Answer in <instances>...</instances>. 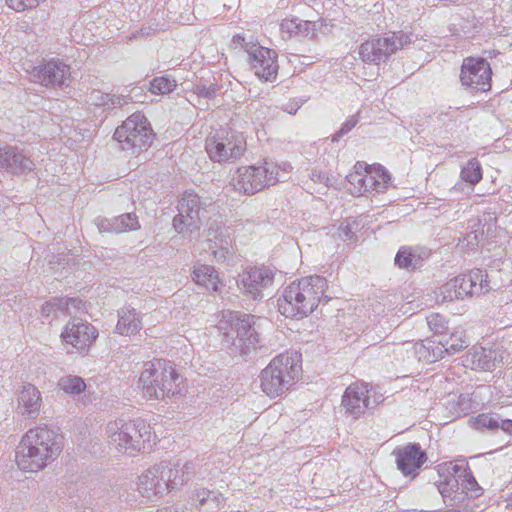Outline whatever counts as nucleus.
Masks as SVG:
<instances>
[{
	"label": "nucleus",
	"mask_w": 512,
	"mask_h": 512,
	"mask_svg": "<svg viewBox=\"0 0 512 512\" xmlns=\"http://www.w3.org/2000/svg\"><path fill=\"white\" fill-rule=\"evenodd\" d=\"M64 448L61 434L47 426L29 429L15 450V463L24 472L38 473L51 465Z\"/></svg>",
	"instance_id": "1"
},
{
	"label": "nucleus",
	"mask_w": 512,
	"mask_h": 512,
	"mask_svg": "<svg viewBox=\"0 0 512 512\" xmlns=\"http://www.w3.org/2000/svg\"><path fill=\"white\" fill-rule=\"evenodd\" d=\"M326 289L327 280L321 276H308L294 281L283 289L278 299L279 311L289 318L308 316L321 301H328Z\"/></svg>",
	"instance_id": "2"
},
{
	"label": "nucleus",
	"mask_w": 512,
	"mask_h": 512,
	"mask_svg": "<svg viewBox=\"0 0 512 512\" xmlns=\"http://www.w3.org/2000/svg\"><path fill=\"white\" fill-rule=\"evenodd\" d=\"M105 436L111 448L129 456L150 451L156 443L152 427L140 418L109 421L105 426Z\"/></svg>",
	"instance_id": "3"
},
{
	"label": "nucleus",
	"mask_w": 512,
	"mask_h": 512,
	"mask_svg": "<svg viewBox=\"0 0 512 512\" xmlns=\"http://www.w3.org/2000/svg\"><path fill=\"white\" fill-rule=\"evenodd\" d=\"M183 378L173 365L162 359L144 363L139 387L147 399L164 400L181 392Z\"/></svg>",
	"instance_id": "4"
},
{
	"label": "nucleus",
	"mask_w": 512,
	"mask_h": 512,
	"mask_svg": "<svg viewBox=\"0 0 512 512\" xmlns=\"http://www.w3.org/2000/svg\"><path fill=\"white\" fill-rule=\"evenodd\" d=\"M301 373L300 356L280 354L260 374L261 389L270 398L281 396L295 383Z\"/></svg>",
	"instance_id": "5"
},
{
	"label": "nucleus",
	"mask_w": 512,
	"mask_h": 512,
	"mask_svg": "<svg viewBox=\"0 0 512 512\" xmlns=\"http://www.w3.org/2000/svg\"><path fill=\"white\" fill-rule=\"evenodd\" d=\"M254 316L237 311H224L218 323L225 341L241 354L255 350L259 343L258 333L254 328Z\"/></svg>",
	"instance_id": "6"
},
{
	"label": "nucleus",
	"mask_w": 512,
	"mask_h": 512,
	"mask_svg": "<svg viewBox=\"0 0 512 512\" xmlns=\"http://www.w3.org/2000/svg\"><path fill=\"white\" fill-rule=\"evenodd\" d=\"M155 137L148 119L142 113H133L114 133V139L122 150L138 154L148 149Z\"/></svg>",
	"instance_id": "7"
},
{
	"label": "nucleus",
	"mask_w": 512,
	"mask_h": 512,
	"mask_svg": "<svg viewBox=\"0 0 512 512\" xmlns=\"http://www.w3.org/2000/svg\"><path fill=\"white\" fill-rule=\"evenodd\" d=\"M210 202H205L193 191H186L178 202V214L173 219V227L185 237L199 231L203 219L213 210Z\"/></svg>",
	"instance_id": "8"
},
{
	"label": "nucleus",
	"mask_w": 512,
	"mask_h": 512,
	"mask_svg": "<svg viewBox=\"0 0 512 512\" xmlns=\"http://www.w3.org/2000/svg\"><path fill=\"white\" fill-rule=\"evenodd\" d=\"M209 158L218 163L239 158L246 150L243 133L232 129H218L209 133L205 140Z\"/></svg>",
	"instance_id": "9"
},
{
	"label": "nucleus",
	"mask_w": 512,
	"mask_h": 512,
	"mask_svg": "<svg viewBox=\"0 0 512 512\" xmlns=\"http://www.w3.org/2000/svg\"><path fill=\"white\" fill-rule=\"evenodd\" d=\"M280 179L275 163L264 161L259 165L238 168L233 178V186L240 193L253 195L275 185Z\"/></svg>",
	"instance_id": "10"
},
{
	"label": "nucleus",
	"mask_w": 512,
	"mask_h": 512,
	"mask_svg": "<svg viewBox=\"0 0 512 512\" xmlns=\"http://www.w3.org/2000/svg\"><path fill=\"white\" fill-rule=\"evenodd\" d=\"M487 278L488 275L480 269L459 275L439 288L437 299L441 302H452L486 293L490 289Z\"/></svg>",
	"instance_id": "11"
},
{
	"label": "nucleus",
	"mask_w": 512,
	"mask_h": 512,
	"mask_svg": "<svg viewBox=\"0 0 512 512\" xmlns=\"http://www.w3.org/2000/svg\"><path fill=\"white\" fill-rule=\"evenodd\" d=\"M410 37L403 32L391 33L383 38L372 39L360 46L359 54L364 62L379 64L398 49L410 43Z\"/></svg>",
	"instance_id": "12"
},
{
	"label": "nucleus",
	"mask_w": 512,
	"mask_h": 512,
	"mask_svg": "<svg viewBox=\"0 0 512 512\" xmlns=\"http://www.w3.org/2000/svg\"><path fill=\"white\" fill-rule=\"evenodd\" d=\"M378 403L376 393L368 389V385L364 383L349 385L342 396L345 413L354 419L362 417L367 410L374 408Z\"/></svg>",
	"instance_id": "13"
},
{
	"label": "nucleus",
	"mask_w": 512,
	"mask_h": 512,
	"mask_svg": "<svg viewBox=\"0 0 512 512\" xmlns=\"http://www.w3.org/2000/svg\"><path fill=\"white\" fill-rule=\"evenodd\" d=\"M60 337L65 344L71 345L79 353H84L98 338V330L87 321L73 318L63 327Z\"/></svg>",
	"instance_id": "14"
},
{
	"label": "nucleus",
	"mask_w": 512,
	"mask_h": 512,
	"mask_svg": "<svg viewBox=\"0 0 512 512\" xmlns=\"http://www.w3.org/2000/svg\"><path fill=\"white\" fill-rule=\"evenodd\" d=\"M491 67L483 58L468 57L461 66L460 80L472 90L488 91L491 88Z\"/></svg>",
	"instance_id": "15"
},
{
	"label": "nucleus",
	"mask_w": 512,
	"mask_h": 512,
	"mask_svg": "<svg viewBox=\"0 0 512 512\" xmlns=\"http://www.w3.org/2000/svg\"><path fill=\"white\" fill-rule=\"evenodd\" d=\"M156 467L161 480L160 486L164 488L165 495L187 484L194 468L192 463L180 461H161L156 463Z\"/></svg>",
	"instance_id": "16"
},
{
	"label": "nucleus",
	"mask_w": 512,
	"mask_h": 512,
	"mask_svg": "<svg viewBox=\"0 0 512 512\" xmlns=\"http://www.w3.org/2000/svg\"><path fill=\"white\" fill-rule=\"evenodd\" d=\"M33 82L45 87L67 85L71 77L70 66L60 60H50L28 70Z\"/></svg>",
	"instance_id": "17"
},
{
	"label": "nucleus",
	"mask_w": 512,
	"mask_h": 512,
	"mask_svg": "<svg viewBox=\"0 0 512 512\" xmlns=\"http://www.w3.org/2000/svg\"><path fill=\"white\" fill-rule=\"evenodd\" d=\"M273 278L269 268L254 267L239 274L237 285L240 290L257 300L263 297V290L272 286Z\"/></svg>",
	"instance_id": "18"
},
{
	"label": "nucleus",
	"mask_w": 512,
	"mask_h": 512,
	"mask_svg": "<svg viewBox=\"0 0 512 512\" xmlns=\"http://www.w3.org/2000/svg\"><path fill=\"white\" fill-rule=\"evenodd\" d=\"M277 54L274 50L258 46L253 48L248 62L259 79L272 81L278 72Z\"/></svg>",
	"instance_id": "19"
},
{
	"label": "nucleus",
	"mask_w": 512,
	"mask_h": 512,
	"mask_svg": "<svg viewBox=\"0 0 512 512\" xmlns=\"http://www.w3.org/2000/svg\"><path fill=\"white\" fill-rule=\"evenodd\" d=\"M393 454L395 455L398 469L405 476L415 477L418 475L420 468L427 460L426 453L419 444L415 443L397 448Z\"/></svg>",
	"instance_id": "20"
},
{
	"label": "nucleus",
	"mask_w": 512,
	"mask_h": 512,
	"mask_svg": "<svg viewBox=\"0 0 512 512\" xmlns=\"http://www.w3.org/2000/svg\"><path fill=\"white\" fill-rule=\"evenodd\" d=\"M35 164L31 158L16 146L0 147V170H6L14 175H21L34 170Z\"/></svg>",
	"instance_id": "21"
},
{
	"label": "nucleus",
	"mask_w": 512,
	"mask_h": 512,
	"mask_svg": "<svg viewBox=\"0 0 512 512\" xmlns=\"http://www.w3.org/2000/svg\"><path fill=\"white\" fill-rule=\"evenodd\" d=\"M42 397L39 389L31 383H23L17 389V409L22 416L36 418L41 410Z\"/></svg>",
	"instance_id": "22"
},
{
	"label": "nucleus",
	"mask_w": 512,
	"mask_h": 512,
	"mask_svg": "<svg viewBox=\"0 0 512 512\" xmlns=\"http://www.w3.org/2000/svg\"><path fill=\"white\" fill-rule=\"evenodd\" d=\"M160 484V476L158 475L156 464H154L139 475L137 491L147 501L154 502L158 498L165 496L164 488Z\"/></svg>",
	"instance_id": "23"
},
{
	"label": "nucleus",
	"mask_w": 512,
	"mask_h": 512,
	"mask_svg": "<svg viewBox=\"0 0 512 512\" xmlns=\"http://www.w3.org/2000/svg\"><path fill=\"white\" fill-rule=\"evenodd\" d=\"M223 223L215 219L207 230V241L211 250L212 261L223 262L229 254V241L223 235Z\"/></svg>",
	"instance_id": "24"
},
{
	"label": "nucleus",
	"mask_w": 512,
	"mask_h": 512,
	"mask_svg": "<svg viewBox=\"0 0 512 512\" xmlns=\"http://www.w3.org/2000/svg\"><path fill=\"white\" fill-rule=\"evenodd\" d=\"M498 353L493 349L473 347L463 358V364L472 370L491 371L499 363Z\"/></svg>",
	"instance_id": "25"
},
{
	"label": "nucleus",
	"mask_w": 512,
	"mask_h": 512,
	"mask_svg": "<svg viewBox=\"0 0 512 512\" xmlns=\"http://www.w3.org/2000/svg\"><path fill=\"white\" fill-rule=\"evenodd\" d=\"M115 332L123 336L137 334L142 329L141 313L132 307H123L118 312Z\"/></svg>",
	"instance_id": "26"
},
{
	"label": "nucleus",
	"mask_w": 512,
	"mask_h": 512,
	"mask_svg": "<svg viewBox=\"0 0 512 512\" xmlns=\"http://www.w3.org/2000/svg\"><path fill=\"white\" fill-rule=\"evenodd\" d=\"M191 277L197 285L213 292H219L223 286L217 271L210 265H194Z\"/></svg>",
	"instance_id": "27"
},
{
	"label": "nucleus",
	"mask_w": 512,
	"mask_h": 512,
	"mask_svg": "<svg viewBox=\"0 0 512 512\" xmlns=\"http://www.w3.org/2000/svg\"><path fill=\"white\" fill-rule=\"evenodd\" d=\"M437 352H433V358L442 357L443 353L455 354L468 346L462 330H456L450 334H443L438 342Z\"/></svg>",
	"instance_id": "28"
},
{
	"label": "nucleus",
	"mask_w": 512,
	"mask_h": 512,
	"mask_svg": "<svg viewBox=\"0 0 512 512\" xmlns=\"http://www.w3.org/2000/svg\"><path fill=\"white\" fill-rule=\"evenodd\" d=\"M82 307V301L77 298H53L42 305L41 313L46 318L55 317L58 312L72 314L73 310H80Z\"/></svg>",
	"instance_id": "29"
},
{
	"label": "nucleus",
	"mask_w": 512,
	"mask_h": 512,
	"mask_svg": "<svg viewBox=\"0 0 512 512\" xmlns=\"http://www.w3.org/2000/svg\"><path fill=\"white\" fill-rule=\"evenodd\" d=\"M390 181L389 175L382 169L381 166L372 167L366 164V171L363 179V194L376 192H383L388 182Z\"/></svg>",
	"instance_id": "30"
},
{
	"label": "nucleus",
	"mask_w": 512,
	"mask_h": 512,
	"mask_svg": "<svg viewBox=\"0 0 512 512\" xmlns=\"http://www.w3.org/2000/svg\"><path fill=\"white\" fill-rule=\"evenodd\" d=\"M493 234V224L492 223H482L479 220L474 226H472V230L466 234L463 239V245H466L471 250L479 247L488 237Z\"/></svg>",
	"instance_id": "31"
},
{
	"label": "nucleus",
	"mask_w": 512,
	"mask_h": 512,
	"mask_svg": "<svg viewBox=\"0 0 512 512\" xmlns=\"http://www.w3.org/2000/svg\"><path fill=\"white\" fill-rule=\"evenodd\" d=\"M438 491L447 505L453 506L464 501L463 492L458 478H447L445 481L440 482L438 485Z\"/></svg>",
	"instance_id": "32"
},
{
	"label": "nucleus",
	"mask_w": 512,
	"mask_h": 512,
	"mask_svg": "<svg viewBox=\"0 0 512 512\" xmlns=\"http://www.w3.org/2000/svg\"><path fill=\"white\" fill-rule=\"evenodd\" d=\"M424 257L417 249L401 247L396 254L395 264L402 269L415 270L423 265Z\"/></svg>",
	"instance_id": "33"
},
{
	"label": "nucleus",
	"mask_w": 512,
	"mask_h": 512,
	"mask_svg": "<svg viewBox=\"0 0 512 512\" xmlns=\"http://www.w3.org/2000/svg\"><path fill=\"white\" fill-rule=\"evenodd\" d=\"M59 388L66 394L73 397L81 395L86 390V383L79 376L67 375L58 381Z\"/></svg>",
	"instance_id": "34"
},
{
	"label": "nucleus",
	"mask_w": 512,
	"mask_h": 512,
	"mask_svg": "<svg viewBox=\"0 0 512 512\" xmlns=\"http://www.w3.org/2000/svg\"><path fill=\"white\" fill-rule=\"evenodd\" d=\"M473 428L479 431L496 432L499 430V415L497 414H480L470 420Z\"/></svg>",
	"instance_id": "35"
},
{
	"label": "nucleus",
	"mask_w": 512,
	"mask_h": 512,
	"mask_svg": "<svg viewBox=\"0 0 512 512\" xmlns=\"http://www.w3.org/2000/svg\"><path fill=\"white\" fill-rule=\"evenodd\" d=\"M114 233H124L127 231L137 230L140 225L138 218L134 213H126L114 217Z\"/></svg>",
	"instance_id": "36"
},
{
	"label": "nucleus",
	"mask_w": 512,
	"mask_h": 512,
	"mask_svg": "<svg viewBox=\"0 0 512 512\" xmlns=\"http://www.w3.org/2000/svg\"><path fill=\"white\" fill-rule=\"evenodd\" d=\"M461 179L472 185L477 184L482 179L480 163L476 159H471L461 170Z\"/></svg>",
	"instance_id": "37"
},
{
	"label": "nucleus",
	"mask_w": 512,
	"mask_h": 512,
	"mask_svg": "<svg viewBox=\"0 0 512 512\" xmlns=\"http://www.w3.org/2000/svg\"><path fill=\"white\" fill-rule=\"evenodd\" d=\"M366 171V163L357 162L354 171L347 176L348 182L353 185V194L363 195V179Z\"/></svg>",
	"instance_id": "38"
},
{
	"label": "nucleus",
	"mask_w": 512,
	"mask_h": 512,
	"mask_svg": "<svg viewBox=\"0 0 512 512\" xmlns=\"http://www.w3.org/2000/svg\"><path fill=\"white\" fill-rule=\"evenodd\" d=\"M92 101L99 106H107L108 108L121 106L124 103H127L124 97L103 94L100 91H93L91 94Z\"/></svg>",
	"instance_id": "39"
},
{
	"label": "nucleus",
	"mask_w": 512,
	"mask_h": 512,
	"mask_svg": "<svg viewBox=\"0 0 512 512\" xmlns=\"http://www.w3.org/2000/svg\"><path fill=\"white\" fill-rule=\"evenodd\" d=\"M176 87V81L166 76L156 77L150 83V91L153 94H167Z\"/></svg>",
	"instance_id": "40"
},
{
	"label": "nucleus",
	"mask_w": 512,
	"mask_h": 512,
	"mask_svg": "<svg viewBox=\"0 0 512 512\" xmlns=\"http://www.w3.org/2000/svg\"><path fill=\"white\" fill-rule=\"evenodd\" d=\"M359 229V223L355 220L346 219L337 228L336 236L342 240H354L356 239V232Z\"/></svg>",
	"instance_id": "41"
},
{
	"label": "nucleus",
	"mask_w": 512,
	"mask_h": 512,
	"mask_svg": "<svg viewBox=\"0 0 512 512\" xmlns=\"http://www.w3.org/2000/svg\"><path fill=\"white\" fill-rule=\"evenodd\" d=\"M460 487L463 492L464 499L467 496L470 497H477L479 496V492L481 490L480 486L476 482L475 478L472 476L471 472L469 471L467 474V477H463L460 480Z\"/></svg>",
	"instance_id": "42"
},
{
	"label": "nucleus",
	"mask_w": 512,
	"mask_h": 512,
	"mask_svg": "<svg viewBox=\"0 0 512 512\" xmlns=\"http://www.w3.org/2000/svg\"><path fill=\"white\" fill-rule=\"evenodd\" d=\"M211 494L212 491L207 489H197L191 493L190 500L195 507L204 508L207 505V501H211L209 498ZM216 502L219 503V498H216Z\"/></svg>",
	"instance_id": "43"
},
{
	"label": "nucleus",
	"mask_w": 512,
	"mask_h": 512,
	"mask_svg": "<svg viewBox=\"0 0 512 512\" xmlns=\"http://www.w3.org/2000/svg\"><path fill=\"white\" fill-rule=\"evenodd\" d=\"M231 45L234 49H236L238 47L243 49L247 53L248 57H250L253 48H256L259 46V44L254 43L253 41L247 40L245 35H243V34H236L232 38Z\"/></svg>",
	"instance_id": "44"
},
{
	"label": "nucleus",
	"mask_w": 512,
	"mask_h": 512,
	"mask_svg": "<svg viewBox=\"0 0 512 512\" xmlns=\"http://www.w3.org/2000/svg\"><path fill=\"white\" fill-rule=\"evenodd\" d=\"M316 26L317 24L315 21L302 20L298 18V24L294 36H313L316 31Z\"/></svg>",
	"instance_id": "45"
},
{
	"label": "nucleus",
	"mask_w": 512,
	"mask_h": 512,
	"mask_svg": "<svg viewBox=\"0 0 512 512\" xmlns=\"http://www.w3.org/2000/svg\"><path fill=\"white\" fill-rule=\"evenodd\" d=\"M446 472L448 473V478H458L459 481L463 477H467V474L469 472L468 466L466 463L462 462L460 464L458 463H449L446 464Z\"/></svg>",
	"instance_id": "46"
},
{
	"label": "nucleus",
	"mask_w": 512,
	"mask_h": 512,
	"mask_svg": "<svg viewBox=\"0 0 512 512\" xmlns=\"http://www.w3.org/2000/svg\"><path fill=\"white\" fill-rule=\"evenodd\" d=\"M43 1L44 0H6V3L13 10L21 12L37 7Z\"/></svg>",
	"instance_id": "47"
},
{
	"label": "nucleus",
	"mask_w": 512,
	"mask_h": 512,
	"mask_svg": "<svg viewBox=\"0 0 512 512\" xmlns=\"http://www.w3.org/2000/svg\"><path fill=\"white\" fill-rule=\"evenodd\" d=\"M358 123L356 116H350L341 126V128L333 135L332 141H338L339 138L350 132Z\"/></svg>",
	"instance_id": "48"
},
{
	"label": "nucleus",
	"mask_w": 512,
	"mask_h": 512,
	"mask_svg": "<svg viewBox=\"0 0 512 512\" xmlns=\"http://www.w3.org/2000/svg\"><path fill=\"white\" fill-rule=\"evenodd\" d=\"M209 498L210 500H216V498H219V503H217L216 501H207V505L204 506L205 512H217L224 507L225 501L222 494L212 492Z\"/></svg>",
	"instance_id": "49"
},
{
	"label": "nucleus",
	"mask_w": 512,
	"mask_h": 512,
	"mask_svg": "<svg viewBox=\"0 0 512 512\" xmlns=\"http://www.w3.org/2000/svg\"><path fill=\"white\" fill-rule=\"evenodd\" d=\"M297 24H298L297 17L285 18L282 20V22L280 24V29H281L282 33H286L289 37H292V36H294V33L296 32L295 30L297 28Z\"/></svg>",
	"instance_id": "50"
},
{
	"label": "nucleus",
	"mask_w": 512,
	"mask_h": 512,
	"mask_svg": "<svg viewBox=\"0 0 512 512\" xmlns=\"http://www.w3.org/2000/svg\"><path fill=\"white\" fill-rule=\"evenodd\" d=\"M471 410V403L467 396L459 395L457 407L454 408V414L457 416L466 415Z\"/></svg>",
	"instance_id": "51"
},
{
	"label": "nucleus",
	"mask_w": 512,
	"mask_h": 512,
	"mask_svg": "<svg viewBox=\"0 0 512 512\" xmlns=\"http://www.w3.org/2000/svg\"><path fill=\"white\" fill-rule=\"evenodd\" d=\"M427 323L432 331L443 335L444 320L440 315H431L427 318Z\"/></svg>",
	"instance_id": "52"
},
{
	"label": "nucleus",
	"mask_w": 512,
	"mask_h": 512,
	"mask_svg": "<svg viewBox=\"0 0 512 512\" xmlns=\"http://www.w3.org/2000/svg\"><path fill=\"white\" fill-rule=\"evenodd\" d=\"M96 225L101 233H114V220L113 218H98Z\"/></svg>",
	"instance_id": "53"
},
{
	"label": "nucleus",
	"mask_w": 512,
	"mask_h": 512,
	"mask_svg": "<svg viewBox=\"0 0 512 512\" xmlns=\"http://www.w3.org/2000/svg\"><path fill=\"white\" fill-rule=\"evenodd\" d=\"M277 168L278 175L281 176L279 181H285L287 176L292 170V166L289 162H281L280 164H275Z\"/></svg>",
	"instance_id": "54"
},
{
	"label": "nucleus",
	"mask_w": 512,
	"mask_h": 512,
	"mask_svg": "<svg viewBox=\"0 0 512 512\" xmlns=\"http://www.w3.org/2000/svg\"><path fill=\"white\" fill-rule=\"evenodd\" d=\"M499 430H502L508 435H512V419H504L499 416Z\"/></svg>",
	"instance_id": "55"
},
{
	"label": "nucleus",
	"mask_w": 512,
	"mask_h": 512,
	"mask_svg": "<svg viewBox=\"0 0 512 512\" xmlns=\"http://www.w3.org/2000/svg\"><path fill=\"white\" fill-rule=\"evenodd\" d=\"M506 384L509 387L510 391H512V367L509 369L506 374Z\"/></svg>",
	"instance_id": "56"
},
{
	"label": "nucleus",
	"mask_w": 512,
	"mask_h": 512,
	"mask_svg": "<svg viewBox=\"0 0 512 512\" xmlns=\"http://www.w3.org/2000/svg\"><path fill=\"white\" fill-rule=\"evenodd\" d=\"M196 89H197L196 91H197L198 94L207 97V88H206V86L198 85Z\"/></svg>",
	"instance_id": "57"
},
{
	"label": "nucleus",
	"mask_w": 512,
	"mask_h": 512,
	"mask_svg": "<svg viewBox=\"0 0 512 512\" xmlns=\"http://www.w3.org/2000/svg\"><path fill=\"white\" fill-rule=\"evenodd\" d=\"M298 108H299L298 105L295 106V107L294 106H290V109H286V111L289 112L290 114H294L297 111Z\"/></svg>",
	"instance_id": "58"
},
{
	"label": "nucleus",
	"mask_w": 512,
	"mask_h": 512,
	"mask_svg": "<svg viewBox=\"0 0 512 512\" xmlns=\"http://www.w3.org/2000/svg\"><path fill=\"white\" fill-rule=\"evenodd\" d=\"M509 505H511V506H512V496H511V497H510V499H509Z\"/></svg>",
	"instance_id": "59"
}]
</instances>
